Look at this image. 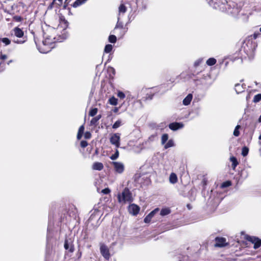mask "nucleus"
<instances>
[{
  "label": "nucleus",
  "instance_id": "obj_1",
  "mask_svg": "<svg viewBox=\"0 0 261 261\" xmlns=\"http://www.w3.org/2000/svg\"><path fill=\"white\" fill-rule=\"evenodd\" d=\"M64 28L62 27V24H60L56 30L51 29V32L55 33H59L61 32L57 37L55 35L48 36L45 35L44 40L42 41L41 43H36L38 49L41 53L46 54L48 53L50 50L54 47V43L56 41L61 42L67 37V32L66 28L67 24L66 23L63 24Z\"/></svg>",
  "mask_w": 261,
  "mask_h": 261
},
{
  "label": "nucleus",
  "instance_id": "obj_2",
  "mask_svg": "<svg viewBox=\"0 0 261 261\" xmlns=\"http://www.w3.org/2000/svg\"><path fill=\"white\" fill-rule=\"evenodd\" d=\"M117 198L118 202L123 204L133 200L132 194L127 188H125L121 193H119Z\"/></svg>",
  "mask_w": 261,
  "mask_h": 261
},
{
  "label": "nucleus",
  "instance_id": "obj_3",
  "mask_svg": "<svg viewBox=\"0 0 261 261\" xmlns=\"http://www.w3.org/2000/svg\"><path fill=\"white\" fill-rule=\"evenodd\" d=\"M120 134L118 133H115L111 135L110 138V141L111 143L115 145L117 148L120 146Z\"/></svg>",
  "mask_w": 261,
  "mask_h": 261
},
{
  "label": "nucleus",
  "instance_id": "obj_4",
  "mask_svg": "<svg viewBox=\"0 0 261 261\" xmlns=\"http://www.w3.org/2000/svg\"><path fill=\"white\" fill-rule=\"evenodd\" d=\"M112 164L116 172L119 174L123 173L124 170V165L122 163L119 162H113Z\"/></svg>",
  "mask_w": 261,
  "mask_h": 261
},
{
  "label": "nucleus",
  "instance_id": "obj_5",
  "mask_svg": "<svg viewBox=\"0 0 261 261\" xmlns=\"http://www.w3.org/2000/svg\"><path fill=\"white\" fill-rule=\"evenodd\" d=\"M100 251L103 257L106 259H109L110 257V254L109 249L108 247L105 244H101L100 247Z\"/></svg>",
  "mask_w": 261,
  "mask_h": 261
},
{
  "label": "nucleus",
  "instance_id": "obj_6",
  "mask_svg": "<svg viewBox=\"0 0 261 261\" xmlns=\"http://www.w3.org/2000/svg\"><path fill=\"white\" fill-rule=\"evenodd\" d=\"M247 240L254 244L253 248L257 249L261 246V240L255 237H248Z\"/></svg>",
  "mask_w": 261,
  "mask_h": 261
},
{
  "label": "nucleus",
  "instance_id": "obj_7",
  "mask_svg": "<svg viewBox=\"0 0 261 261\" xmlns=\"http://www.w3.org/2000/svg\"><path fill=\"white\" fill-rule=\"evenodd\" d=\"M100 213L97 210H94L92 211V214L89 218V220L90 221H98L100 217Z\"/></svg>",
  "mask_w": 261,
  "mask_h": 261
},
{
  "label": "nucleus",
  "instance_id": "obj_8",
  "mask_svg": "<svg viewBox=\"0 0 261 261\" xmlns=\"http://www.w3.org/2000/svg\"><path fill=\"white\" fill-rule=\"evenodd\" d=\"M215 246L222 247L227 245L226 239L224 238H216L215 239Z\"/></svg>",
  "mask_w": 261,
  "mask_h": 261
},
{
  "label": "nucleus",
  "instance_id": "obj_9",
  "mask_svg": "<svg viewBox=\"0 0 261 261\" xmlns=\"http://www.w3.org/2000/svg\"><path fill=\"white\" fill-rule=\"evenodd\" d=\"M139 207L135 204H132L128 206V211L129 213L133 215H136L139 213Z\"/></svg>",
  "mask_w": 261,
  "mask_h": 261
},
{
  "label": "nucleus",
  "instance_id": "obj_10",
  "mask_svg": "<svg viewBox=\"0 0 261 261\" xmlns=\"http://www.w3.org/2000/svg\"><path fill=\"white\" fill-rule=\"evenodd\" d=\"M159 211V209L158 208H156L154 209L153 211L151 212L145 218H144V222L145 223H149L152 217L154 216L155 214L158 212Z\"/></svg>",
  "mask_w": 261,
  "mask_h": 261
},
{
  "label": "nucleus",
  "instance_id": "obj_11",
  "mask_svg": "<svg viewBox=\"0 0 261 261\" xmlns=\"http://www.w3.org/2000/svg\"><path fill=\"white\" fill-rule=\"evenodd\" d=\"M126 11V7L123 5L121 4L118 8V21H119L120 19V17L123 15Z\"/></svg>",
  "mask_w": 261,
  "mask_h": 261
},
{
  "label": "nucleus",
  "instance_id": "obj_12",
  "mask_svg": "<svg viewBox=\"0 0 261 261\" xmlns=\"http://www.w3.org/2000/svg\"><path fill=\"white\" fill-rule=\"evenodd\" d=\"M183 126L184 125L182 123L177 122L172 123L169 126V128L173 130H177L179 128H182Z\"/></svg>",
  "mask_w": 261,
  "mask_h": 261
},
{
  "label": "nucleus",
  "instance_id": "obj_13",
  "mask_svg": "<svg viewBox=\"0 0 261 261\" xmlns=\"http://www.w3.org/2000/svg\"><path fill=\"white\" fill-rule=\"evenodd\" d=\"M64 248L66 250H69L71 252L74 251V247L71 242H69L68 240H65L64 243Z\"/></svg>",
  "mask_w": 261,
  "mask_h": 261
},
{
  "label": "nucleus",
  "instance_id": "obj_14",
  "mask_svg": "<svg viewBox=\"0 0 261 261\" xmlns=\"http://www.w3.org/2000/svg\"><path fill=\"white\" fill-rule=\"evenodd\" d=\"M14 35L18 38H21L23 35V32L19 28L16 27L13 29Z\"/></svg>",
  "mask_w": 261,
  "mask_h": 261
},
{
  "label": "nucleus",
  "instance_id": "obj_15",
  "mask_svg": "<svg viewBox=\"0 0 261 261\" xmlns=\"http://www.w3.org/2000/svg\"><path fill=\"white\" fill-rule=\"evenodd\" d=\"M193 98L192 94H189L183 100L182 103L185 106H188Z\"/></svg>",
  "mask_w": 261,
  "mask_h": 261
},
{
  "label": "nucleus",
  "instance_id": "obj_16",
  "mask_svg": "<svg viewBox=\"0 0 261 261\" xmlns=\"http://www.w3.org/2000/svg\"><path fill=\"white\" fill-rule=\"evenodd\" d=\"M103 168V165L101 163L95 162L93 164L92 168L96 170H101Z\"/></svg>",
  "mask_w": 261,
  "mask_h": 261
},
{
  "label": "nucleus",
  "instance_id": "obj_17",
  "mask_svg": "<svg viewBox=\"0 0 261 261\" xmlns=\"http://www.w3.org/2000/svg\"><path fill=\"white\" fill-rule=\"evenodd\" d=\"M169 181L172 184H174L177 182V177L175 173H171L169 176Z\"/></svg>",
  "mask_w": 261,
  "mask_h": 261
},
{
  "label": "nucleus",
  "instance_id": "obj_18",
  "mask_svg": "<svg viewBox=\"0 0 261 261\" xmlns=\"http://www.w3.org/2000/svg\"><path fill=\"white\" fill-rule=\"evenodd\" d=\"M234 88L237 93L243 92L245 89V88L243 87V85L240 84H236Z\"/></svg>",
  "mask_w": 261,
  "mask_h": 261
},
{
  "label": "nucleus",
  "instance_id": "obj_19",
  "mask_svg": "<svg viewBox=\"0 0 261 261\" xmlns=\"http://www.w3.org/2000/svg\"><path fill=\"white\" fill-rule=\"evenodd\" d=\"M84 129H85V127L83 125H81L80 127V128L79 129L78 133L77 135V139L78 140H80L81 139V138L83 136V134L84 133Z\"/></svg>",
  "mask_w": 261,
  "mask_h": 261
},
{
  "label": "nucleus",
  "instance_id": "obj_20",
  "mask_svg": "<svg viewBox=\"0 0 261 261\" xmlns=\"http://www.w3.org/2000/svg\"><path fill=\"white\" fill-rule=\"evenodd\" d=\"M87 1L88 0H76V1L73 4L72 6L74 8L77 7L86 3Z\"/></svg>",
  "mask_w": 261,
  "mask_h": 261
},
{
  "label": "nucleus",
  "instance_id": "obj_21",
  "mask_svg": "<svg viewBox=\"0 0 261 261\" xmlns=\"http://www.w3.org/2000/svg\"><path fill=\"white\" fill-rule=\"evenodd\" d=\"M109 102L111 105L116 106L118 104V99L114 96H112L109 99Z\"/></svg>",
  "mask_w": 261,
  "mask_h": 261
},
{
  "label": "nucleus",
  "instance_id": "obj_22",
  "mask_svg": "<svg viewBox=\"0 0 261 261\" xmlns=\"http://www.w3.org/2000/svg\"><path fill=\"white\" fill-rule=\"evenodd\" d=\"M230 161L232 162V168L235 169V168L238 165V162L237 159L234 156H231L230 158Z\"/></svg>",
  "mask_w": 261,
  "mask_h": 261
},
{
  "label": "nucleus",
  "instance_id": "obj_23",
  "mask_svg": "<svg viewBox=\"0 0 261 261\" xmlns=\"http://www.w3.org/2000/svg\"><path fill=\"white\" fill-rule=\"evenodd\" d=\"M174 145V142L172 140H169L166 143L164 144V148L167 149L168 148L173 147Z\"/></svg>",
  "mask_w": 261,
  "mask_h": 261
},
{
  "label": "nucleus",
  "instance_id": "obj_24",
  "mask_svg": "<svg viewBox=\"0 0 261 261\" xmlns=\"http://www.w3.org/2000/svg\"><path fill=\"white\" fill-rule=\"evenodd\" d=\"M170 213V210L168 208H163L160 212V215L164 216Z\"/></svg>",
  "mask_w": 261,
  "mask_h": 261
},
{
  "label": "nucleus",
  "instance_id": "obj_25",
  "mask_svg": "<svg viewBox=\"0 0 261 261\" xmlns=\"http://www.w3.org/2000/svg\"><path fill=\"white\" fill-rule=\"evenodd\" d=\"M216 60L215 58H209L206 61V64L208 66L214 65H215L216 64Z\"/></svg>",
  "mask_w": 261,
  "mask_h": 261
},
{
  "label": "nucleus",
  "instance_id": "obj_26",
  "mask_svg": "<svg viewBox=\"0 0 261 261\" xmlns=\"http://www.w3.org/2000/svg\"><path fill=\"white\" fill-rule=\"evenodd\" d=\"M168 139V135L167 134H164L162 135L161 138V143L164 145Z\"/></svg>",
  "mask_w": 261,
  "mask_h": 261
},
{
  "label": "nucleus",
  "instance_id": "obj_27",
  "mask_svg": "<svg viewBox=\"0 0 261 261\" xmlns=\"http://www.w3.org/2000/svg\"><path fill=\"white\" fill-rule=\"evenodd\" d=\"M100 118H101L100 115H99L94 118H93L90 121L91 125H95L97 123V122L99 120V119Z\"/></svg>",
  "mask_w": 261,
  "mask_h": 261
},
{
  "label": "nucleus",
  "instance_id": "obj_28",
  "mask_svg": "<svg viewBox=\"0 0 261 261\" xmlns=\"http://www.w3.org/2000/svg\"><path fill=\"white\" fill-rule=\"evenodd\" d=\"M122 124V122L120 120H118L116 121L114 124L113 125L112 127L114 129H116L120 127Z\"/></svg>",
  "mask_w": 261,
  "mask_h": 261
},
{
  "label": "nucleus",
  "instance_id": "obj_29",
  "mask_svg": "<svg viewBox=\"0 0 261 261\" xmlns=\"http://www.w3.org/2000/svg\"><path fill=\"white\" fill-rule=\"evenodd\" d=\"M113 48V46L111 44H107L105 48V52L106 53H109L111 51Z\"/></svg>",
  "mask_w": 261,
  "mask_h": 261
},
{
  "label": "nucleus",
  "instance_id": "obj_30",
  "mask_svg": "<svg viewBox=\"0 0 261 261\" xmlns=\"http://www.w3.org/2000/svg\"><path fill=\"white\" fill-rule=\"evenodd\" d=\"M116 37L114 35H111L109 37V41L111 43H114L116 42Z\"/></svg>",
  "mask_w": 261,
  "mask_h": 261
},
{
  "label": "nucleus",
  "instance_id": "obj_31",
  "mask_svg": "<svg viewBox=\"0 0 261 261\" xmlns=\"http://www.w3.org/2000/svg\"><path fill=\"white\" fill-rule=\"evenodd\" d=\"M97 108H93V109H92L90 112H89V116H91V117H93L97 113Z\"/></svg>",
  "mask_w": 261,
  "mask_h": 261
},
{
  "label": "nucleus",
  "instance_id": "obj_32",
  "mask_svg": "<svg viewBox=\"0 0 261 261\" xmlns=\"http://www.w3.org/2000/svg\"><path fill=\"white\" fill-rule=\"evenodd\" d=\"M261 100V94L256 95L253 98V101L255 103L258 102Z\"/></svg>",
  "mask_w": 261,
  "mask_h": 261
},
{
  "label": "nucleus",
  "instance_id": "obj_33",
  "mask_svg": "<svg viewBox=\"0 0 261 261\" xmlns=\"http://www.w3.org/2000/svg\"><path fill=\"white\" fill-rule=\"evenodd\" d=\"M240 128V126L239 125H238L236 126V127L234 130V132H233V135L234 136L238 137L239 136L240 132H239V129Z\"/></svg>",
  "mask_w": 261,
  "mask_h": 261
},
{
  "label": "nucleus",
  "instance_id": "obj_34",
  "mask_svg": "<svg viewBox=\"0 0 261 261\" xmlns=\"http://www.w3.org/2000/svg\"><path fill=\"white\" fill-rule=\"evenodd\" d=\"M249 149L247 147H244L242 150V155L244 156H246L248 153Z\"/></svg>",
  "mask_w": 261,
  "mask_h": 261
},
{
  "label": "nucleus",
  "instance_id": "obj_35",
  "mask_svg": "<svg viewBox=\"0 0 261 261\" xmlns=\"http://www.w3.org/2000/svg\"><path fill=\"white\" fill-rule=\"evenodd\" d=\"M119 156V151L117 149H116L115 153L111 156L110 159L112 160H115L117 159Z\"/></svg>",
  "mask_w": 261,
  "mask_h": 261
},
{
  "label": "nucleus",
  "instance_id": "obj_36",
  "mask_svg": "<svg viewBox=\"0 0 261 261\" xmlns=\"http://www.w3.org/2000/svg\"><path fill=\"white\" fill-rule=\"evenodd\" d=\"M117 96L121 99H123L125 97V95L123 92L118 91L117 93Z\"/></svg>",
  "mask_w": 261,
  "mask_h": 261
},
{
  "label": "nucleus",
  "instance_id": "obj_37",
  "mask_svg": "<svg viewBox=\"0 0 261 261\" xmlns=\"http://www.w3.org/2000/svg\"><path fill=\"white\" fill-rule=\"evenodd\" d=\"M62 3L63 0H54L51 4V6L53 5L56 4L58 6H60L61 5H62Z\"/></svg>",
  "mask_w": 261,
  "mask_h": 261
},
{
  "label": "nucleus",
  "instance_id": "obj_38",
  "mask_svg": "<svg viewBox=\"0 0 261 261\" xmlns=\"http://www.w3.org/2000/svg\"><path fill=\"white\" fill-rule=\"evenodd\" d=\"M1 41L5 44L6 45H8L10 44L11 41L8 38H3L1 39Z\"/></svg>",
  "mask_w": 261,
  "mask_h": 261
},
{
  "label": "nucleus",
  "instance_id": "obj_39",
  "mask_svg": "<svg viewBox=\"0 0 261 261\" xmlns=\"http://www.w3.org/2000/svg\"><path fill=\"white\" fill-rule=\"evenodd\" d=\"M230 185H231V182H230V181H225V182H223V183L221 185V188H223L228 187L230 186Z\"/></svg>",
  "mask_w": 261,
  "mask_h": 261
},
{
  "label": "nucleus",
  "instance_id": "obj_40",
  "mask_svg": "<svg viewBox=\"0 0 261 261\" xmlns=\"http://www.w3.org/2000/svg\"><path fill=\"white\" fill-rule=\"evenodd\" d=\"M110 192H111V190L109 188H105V189H103L101 191V192L102 193H103V194H109Z\"/></svg>",
  "mask_w": 261,
  "mask_h": 261
},
{
  "label": "nucleus",
  "instance_id": "obj_41",
  "mask_svg": "<svg viewBox=\"0 0 261 261\" xmlns=\"http://www.w3.org/2000/svg\"><path fill=\"white\" fill-rule=\"evenodd\" d=\"M91 137V133L89 132H87L84 134V137L85 139H90Z\"/></svg>",
  "mask_w": 261,
  "mask_h": 261
},
{
  "label": "nucleus",
  "instance_id": "obj_42",
  "mask_svg": "<svg viewBox=\"0 0 261 261\" xmlns=\"http://www.w3.org/2000/svg\"><path fill=\"white\" fill-rule=\"evenodd\" d=\"M88 145V143L86 141H82L81 142V146L82 147H85Z\"/></svg>",
  "mask_w": 261,
  "mask_h": 261
},
{
  "label": "nucleus",
  "instance_id": "obj_43",
  "mask_svg": "<svg viewBox=\"0 0 261 261\" xmlns=\"http://www.w3.org/2000/svg\"><path fill=\"white\" fill-rule=\"evenodd\" d=\"M202 61V59H199L198 60H197L195 62V66H198Z\"/></svg>",
  "mask_w": 261,
  "mask_h": 261
},
{
  "label": "nucleus",
  "instance_id": "obj_44",
  "mask_svg": "<svg viewBox=\"0 0 261 261\" xmlns=\"http://www.w3.org/2000/svg\"><path fill=\"white\" fill-rule=\"evenodd\" d=\"M7 58V56L6 55L0 54V59L2 60H5Z\"/></svg>",
  "mask_w": 261,
  "mask_h": 261
},
{
  "label": "nucleus",
  "instance_id": "obj_45",
  "mask_svg": "<svg viewBox=\"0 0 261 261\" xmlns=\"http://www.w3.org/2000/svg\"><path fill=\"white\" fill-rule=\"evenodd\" d=\"M14 42L16 43L22 44L24 42V41H19V40H17L14 41Z\"/></svg>",
  "mask_w": 261,
  "mask_h": 261
},
{
  "label": "nucleus",
  "instance_id": "obj_46",
  "mask_svg": "<svg viewBox=\"0 0 261 261\" xmlns=\"http://www.w3.org/2000/svg\"><path fill=\"white\" fill-rule=\"evenodd\" d=\"M118 109L117 108H115L114 109V112H116H116H118Z\"/></svg>",
  "mask_w": 261,
  "mask_h": 261
},
{
  "label": "nucleus",
  "instance_id": "obj_47",
  "mask_svg": "<svg viewBox=\"0 0 261 261\" xmlns=\"http://www.w3.org/2000/svg\"><path fill=\"white\" fill-rule=\"evenodd\" d=\"M12 60H10V61H9L8 62L7 64H8V65H9V64H10L11 63H12Z\"/></svg>",
  "mask_w": 261,
  "mask_h": 261
},
{
  "label": "nucleus",
  "instance_id": "obj_48",
  "mask_svg": "<svg viewBox=\"0 0 261 261\" xmlns=\"http://www.w3.org/2000/svg\"><path fill=\"white\" fill-rule=\"evenodd\" d=\"M258 121H259V122H261V115L260 116V117L259 118Z\"/></svg>",
  "mask_w": 261,
  "mask_h": 261
},
{
  "label": "nucleus",
  "instance_id": "obj_49",
  "mask_svg": "<svg viewBox=\"0 0 261 261\" xmlns=\"http://www.w3.org/2000/svg\"><path fill=\"white\" fill-rule=\"evenodd\" d=\"M250 98V95L248 94V95L246 97L247 99H248Z\"/></svg>",
  "mask_w": 261,
  "mask_h": 261
},
{
  "label": "nucleus",
  "instance_id": "obj_50",
  "mask_svg": "<svg viewBox=\"0 0 261 261\" xmlns=\"http://www.w3.org/2000/svg\"><path fill=\"white\" fill-rule=\"evenodd\" d=\"M111 69H112V70H113L114 71V68H112Z\"/></svg>",
  "mask_w": 261,
  "mask_h": 261
},
{
  "label": "nucleus",
  "instance_id": "obj_51",
  "mask_svg": "<svg viewBox=\"0 0 261 261\" xmlns=\"http://www.w3.org/2000/svg\"><path fill=\"white\" fill-rule=\"evenodd\" d=\"M259 30H260V32H261V28H260Z\"/></svg>",
  "mask_w": 261,
  "mask_h": 261
},
{
  "label": "nucleus",
  "instance_id": "obj_52",
  "mask_svg": "<svg viewBox=\"0 0 261 261\" xmlns=\"http://www.w3.org/2000/svg\"><path fill=\"white\" fill-rule=\"evenodd\" d=\"M67 0H65V1H67Z\"/></svg>",
  "mask_w": 261,
  "mask_h": 261
}]
</instances>
